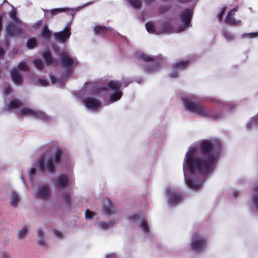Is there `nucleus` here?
Wrapping results in <instances>:
<instances>
[{
	"label": "nucleus",
	"mask_w": 258,
	"mask_h": 258,
	"mask_svg": "<svg viewBox=\"0 0 258 258\" xmlns=\"http://www.w3.org/2000/svg\"><path fill=\"white\" fill-rule=\"evenodd\" d=\"M12 90V88L10 86H8L4 88V93L6 95H8L11 92Z\"/></svg>",
	"instance_id": "46"
},
{
	"label": "nucleus",
	"mask_w": 258,
	"mask_h": 258,
	"mask_svg": "<svg viewBox=\"0 0 258 258\" xmlns=\"http://www.w3.org/2000/svg\"><path fill=\"white\" fill-rule=\"evenodd\" d=\"M192 16V12L189 9H185L181 12L179 18L182 23V25L178 28V32L183 31L187 27L191 26V21Z\"/></svg>",
	"instance_id": "6"
},
{
	"label": "nucleus",
	"mask_w": 258,
	"mask_h": 258,
	"mask_svg": "<svg viewBox=\"0 0 258 258\" xmlns=\"http://www.w3.org/2000/svg\"><path fill=\"white\" fill-rule=\"evenodd\" d=\"M112 29L109 27H106L101 25L96 26L94 29V33L96 34H104L108 31H111Z\"/></svg>",
	"instance_id": "22"
},
{
	"label": "nucleus",
	"mask_w": 258,
	"mask_h": 258,
	"mask_svg": "<svg viewBox=\"0 0 258 258\" xmlns=\"http://www.w3.org/2000/svg\"><path fill=\"white\" fill-rule=\"evenodd\" d=\"M94 213L89 209H87L85 212V217L87 219H91L94 215Z\"/></svg>",
	"instance_id": "42"
},
{
	"label": "nucleus",
	"mask_w": 258,
	"mask_h": 258,
	"mask_svg": "<svg viewBox=\"0 0 258 258\" xmlns=\"http://www.w3.org/2000/svg\"><path fill=\"white\" fill-rule=\"evenodd\" d=\"M37 42L35 38H32L28 40L26 45L29 49H33L36 45Z\"/></svg>",
	"instance_id": "32"
},
{
	"label": "nucleus",
	"mask_w": 258,
	"mask_h": 258,
	"mask_svg": "<svg viewBox=\"0 0 258 258\" xmlns=\"http://www.w3.org/2000/svg\"><path fill=\"white\" fill-rule=\"evenodd\" d=\"M37 233L39 237H43V231L42 230L41 228H39L37 230Z\"/></svg>",
	"instance_id": "51"
},
{
	"label": "nucleus",
	"mask_w": 258,
	"mask_h": 258,
	"mask_svg": "<svg viewBox=\"0 0 258 258\" xmlns=\"http://www.w3.org/2000/svg\"><path fill=\"white\" fill-rule=\"evenodd\" d=\"M19 69L24 71H28L29 70V68L28 66L26 65V63L23 61L20 62L18 66Z\"/></svg>",
	"instance_id": "38"
},
{
	"label": "nucleus",
	"mask_w": 258,
	"mask_h": 258,
	"mask_svg": "<svg viewBox=\"0 0 258 258\" xmlns=\"http://www.w3.org/2000/svg\"><path fill=\"white\" fill-rule=\"evenodd\" d=\"M54 185L58 188H64L68 186L69 177L67 174H61L54 181Z\"/></svg>",
	"instance_id": "14"
},
{
	"label": "nucleus",
	"mask_w": 258,
	"mask_h": 258,
	"mask_svg": "<svg viewBox=\"0 0 258 258\" xmlns=\"http://www.w3.org/2000/svg\"><path fill=\"white\" fill-rule=\"evenodd\" d=\"M50 80L52 83L53 84H55L57 82V79L53 75H51L50 76Z\"/></svg>",
	"instance_id": "52"
},
{
	"label": "nucleus",
	"mask_w": 258,
	"mask_h": 258,
	"mask_svg": "<svg viewBox=\"0 0 258 258\" xmlns=\"http://www.w3.org/2000/svg\"><path fill=\"white\" fill-rule=\"evenodd\" d=\"M39 239L38 240V244L40 245L44 246L45 245V242L43 238V237H39Z\"/></svg>",
	"instance_id": "50"
},
{
	"label": "nucleus",
	"mask_w": 258,
	"mask_h": 258,
	"mask_svg": "<svg viewBox=\"0 0 258 258\" xmlns=\"http://www.w3.org/2000/svg\"><path fill=\"white\" fill-rule=\"evenodd\" d=\"M226 8H227L226 7H223L222 8L221 12L218 14V19H219V21H221L222 20L223 16L225 12Z\"/></svg>",
	"instance_id": "41"
},
{
	"label": "nucleus",
	"mask_w": 258,
	"mask_h": 258,
	"mask_svg": "<svg viewBox=\"0 0 258 258\" xmlns=\"http://www.w3.org/2000/svg\"><path fill=\"white\" fill-rule=\"evenodd\" d=\"M185 181L187 185L193 189H198L201 187V184L196 183L192 179L190 178H185Z\"/></svg>",
	"instance_id": "24"
},
{
	"label": "nucleus",
	"mask_w": 258,
	"mask_h": 258,
	"mask_svg": "<svg viewBox=\"0 0 258 258\" xmlns=\"http://www.w3.org/2000/svg\"><path fill=\"white\" fill-rule=\"evenodd\" d=\"M6 31L10 36L19 35L22 32V28L16 26L12 22H10L7 24Z\"/></svg>",
	"instance_id": "13"
},
{
	"label": "nucleus",
	"mask_w": 258,
	"mask_h": 258,
	"mask_svg": "<svg viewBox=\"0 0 258 258\" xmlns=\"http://www.w3.org/2000/svg\"><path fill=\"white\" fill-rule=\"evenodd\" d=\"M189 64V60H179L174 64L172 67V72L170 77L173 78H177L179 71L186 69Z\"/></svg>",
	"instance_id": "10"
},
{
	"label": "nucleus",
	"mask_w": 258,
	"mask_h": 258,
	"mask_svg": "<svg viewBox=\"0 0 258 258\" xmlns=\"http://www.w3.org/2000/svg\"><path fill=\"white\" fill-rule=\"evenodd\" d=\"M215 144V142L212 140H203L201 141L199 150L202 158L196 156V149L190 148L186 153L183 168L186 165L191 175L196 173L206 174L211 172L217 157Z\"/></svg>",
	"instance_id": "1"
},
{
	"label": "nucleus",
	"mask_w": 258,
	"mask_h": 258,
	"mask_svg": "<svg viewBox=\"0 0 258 258\" xmlns=\"http://www.w3.org/2000/svg\"><path fill=\"white\" fill-rule=\"evenodd\" d=\"M225 21L227 24L229 25H236L237 24V22L235 20V19L234 17V16H230V14L227 15Z\"/></svg>",
	"instance_id": "30"
},
{
	"label": "nucleus",
	"mask_w": 258,
	"mask_h": 258,
	"mask_svg": "<svg viewBox=\"0 0 258 258\" xmlns=\"http://www.w3.org/2000/svg\"><path fill=\"white\" fill-rule=\"evenodd\" d=\"M101 227L104 229H107L110 225V223L102 222L101 224Z\"/></svg>",
	"instance_id": "48"
},
{
	"label": "nucleus",
	"mask_w": 258,
	"mask_h": 258,
	"mask_svg": "<svg viewBox=\"0 0 258 258\" xmlns=\"http://www.w3.org/2000/svg\"><path fill=\"white\" fill-rule=\"evenodd\" d=\"M84 105L89 109H96L100 105V102L93 97H86L83 100Z\"/></svg>",
	"instance_id": "12"
},
{
	"label": "nucleus",
	"mask_w": 258,
	"mask_h": 258,
	"mask_svg": "<svg viewBox=\"0 0 258 258\" xmlns=\"http://www.w3.org/2000/svg\"><path fill=\"white\" fill-rule=\"evenodd\" d=\"M168 197V203L171 205H175L180 203L182 201L181 195L177 192H171L170 188L166 190Z\"/></svg>",
	"instance_id": "11"
},
{
	"label": "nucleus",
	"mask_w": 258,
	"mask_h": 258,
	"mask_svg": "<svg viewBox=\"0 0 258 258\" xmlns=\"http://www.w3.org/2000/svg\"><path fill=\"white\" fill-rule=\"evenodd\" d=\"M21 114L22 115H30L40 119L43 121H48L50 118L44 112L40 111H35L31 108L23 107L21 110Z\"/></svg>",
	"instance_id": "8"
},
{
	"label": "nucleus",
	"mask_w": 258,
	"mask_h": 258,
	"mask_svg": "<svg viewBox=\"0 0 258 258\" xmlns=\"http://www.w3.org/2000/svg\"><path fill=\"white\" fill-rule=\"evenodd\" d=\"M33 63L37 69L41 70L43 69L44 64L42 61L41 59H36L34 60Z\"/></svg>",
	"instance_id": "34"
},
{
	"label": "nucleus",
	"mask_w": 258,
	"mask_h": 258,
	"mask_svg": "<svg viewBox=\"0 0 258 258\" xmlns=\"http://www.w3.org/2000/svg\"><path fill=\"white\" fill-rule=\"evenodd\" d=\"M252 121H253V123L258 124V113H257V115H256V116L253 119Z\"/></svg>",
	"instance_id": "57"
},
{
	"label": "nucleus",
	"mask_w": 258,
	"mask_h": 258,
	"mask_svg": "<svg viewBox=\"0 0 258 258\" xmlns=\"http://www.w3.org/2000/svg\"><path fill=\"white\" fill-rule=\"evenodd\" d=\"M37 166L40 171L45 172L47 170L50 173H53L55 171V166L52 157H50L45 164V155H42L39 159Z\"/></svg>",
	"instance_id": "7"
},
{
	"label": "nucleus",
	"mask_w": 258,
	"mask_h": 258,
	"mask_svg": "<svg viewBox=\"0 0 258 258\" xmlns=\"http://www.w3.org/2000/svg\"><path fill=\"white\" fill-rule=\"evenodd\" d=\"M63 198L66 204L71 206V197L70 195L69 192L67 191L64 192L62 195Z\"/></svg>",
	"instance_id": "36"
},
{
	"label": "nucleus",
	"mask_w": 258,
	"mask_h": 258,
	"mask_svg": "<svg viewBox=\"0 0 258 258\" xmlns=\"http://www.w3.org/2000/svg\"><path fill=\"white\" fill-rule=\"evenodd\" d=\"M65 11V9L62 8H58V9H54L50 11V13L51 15L54 16L58 13L63 12Z\"/></svg>",
	"instance_id": "39"
},
{
	"label": "nucleus",
	"mask_w": 258,
	"mask_h": 258,
	"mask_svg": "<svg viewBox=\"0 0 258 258\" xmlns=\"http://www.w3.org/2000/svg\"><path fill=\"white\" fill-rule=\"evenodd\" d=\"M207 240L197 232L193 233L190 247L196 252L203 250L206 245Z\"/></svg>",
	"instance_id": "4"
},
{
	"label": "nucleus",
	"mask_w": 258,
	"mask_h": 258,
	"mask_svg": "<svg viewBox=\"0 0 258 258\" xmlns=\"http://www.w3.org/2000/svg\"><path fill=\"white\" fill-rule=\"evenodd\" d=\"M129 2L133 7L136 9H140L142 5L141 0H129Z\"/></svg>",
	"instance_id": "33"
},
{
	"label": "nucleus",
	"mask_w": 258,
	"mask_h": 258,
	"mask_svg": "<svg viewBox=\"0 0 258 258\" xmlns=\"http://www.w3.org/2000/svg\"><path fill=\"white\" fill-rule=\"evenodd\" d=\"M252 203L258 211V181L254 185L253 194L252 195Z\"/></svg>",
	"instance_id": "21"
},
{
	"label": "nucleus",
	"mask_w": 258,
	"mask_h": 258,
	"mask_svg": "<svg viewBox=\"0 0 258 258\" xmlns=\"http://www.w3.org/2000/svg\"><path fill=\"white\" fill-rule=\"evenodd\" d=\"M122 95L121 91L115 92L114 93L110 94V100L112 102H115L120 99Z\"/></svg>",
	"instance_id": "26"
},
{
	"label": "nucleus",
	"mask_w": 258,
	"mask_h": 258,
	"mask_svg": "<svg viewBox=\"0 0 258 258\" xmlns=\"http://www.w3.org/2000/svg\"><path fill=\"white\" fill-rule=\"evenodd\" d=\"M137 57L145 62H154L152 64H146L144 70L148 73H153L160 70L161 67L160 61H156L155 57H152L145 53H140Z\"/></svg>",
	"instance_id": "3"
},
{
	"label": "nucleus",
	"mask_w": 258,
	"mask_h": 258,
	"mask_svg": "<svg viewBox=\"0 0 258 258\" xmlns=\"http://www.w3.org/2000/svg\"><path fill=\"white\" fill-rule=\"evenodd\" d=\"M10 17L15 21H17V14L15 10L11 11L10 13Z\"/></svg>",
	"instance_id": "43"
},
{
	"label": "nucleus",
	"mask_w": 258,
	"mask_h": 258,
	"mask_svg": "<svg viewBox=\"0 0 258 258\" xmlns=\"http://www.w3.org/2000/svg\"><path fill=\"white\" fill-rule=\"evenodd\" d=\"M146 28L147 30V31L150 33L152 34H157L156 33L155 29V25L154 23L152 22H147L146 23Z\"/></svg>",
	"instance_id": "28"
},
{
	"label": "nucleus",
	"mask_w": 258,
	"mask_h": 258,
	"mask_svg": "<svg viewBox=\"0 0 258 258\" xmlns=\"http://www.w3.org/2000/svg\"><path fill=\"white\" fill-rule=\"evenodd\" d=\"M36 170L35 168H32L30 170V175L31 176L34 175L36 173Z\"/></svg>",
	"instance_id": "55"
},
{
	"label": "nucleus",
	"mask_w": 258,
	"mask_h": 258,
	"mask_svg": "<svg viewBox=\"0 0 258 258\" xmlns=\"http://www.w3.org/2000/svg\"><path fill=\"white\" fill-rule=\"evenodd\" d=\"M5 55V51L2 47H0V59H3Z\"/></svg>",
	"instance_id": "47"
},
{
	"label": "nucleus",
	"mask_w": 258,
	"mask_h": 258,
	"mask_svg": "<svg viewBox=\"0 0 258 258\" xmlns=\"http://www.w3.org/2000/svg\"><path fill=\"white\" fill-rule=\"evenodd\" d=\"M147 4H150L153 2L155 0H144Z\"/></svg>",
	"instance_id": "60"
},
{
	"label": "nucleus",
	"mask_w": 258,
	"mask_h": 258,
	"mask_svg": "<svg viewBox=\"0 0 258 258\" xmlns=\"http://www.w3.org/2000/svg\"><path fill=\"white\" fill-rule=\"evenodd\" d=\"M59 57L61 66L66 68L69 72H71L73 68L76 67L78 64V61L72 58L67 51H62L60 52Z\"/></svg>",
	"instance_id": "5"
},
{
	"label": "nucleus",
	"mask_w": 258,
	"mask_h": 258,
	"mask_svg": "<svg viewBox=\"0 0 258 258\" xmlns=\"http://www.w3.org/2000/svg\"><path fill=\"white\" fill-rule=\"evenodd\" d=\"M28 232V229L26 226L20 229L18 233V236L19 238L22 239L27 234Z\"/></svg>",
	"instance_id": "35"
},
{
	"label": "nucleus",
	"mask_w": 258,
	"mask_h": 258,
	"mask_svg": "<svg viewBox=\"0 0 258 258\" xmlns=\"http://www.w3.org/2000/svg\"><path fill=\"white\" fill-rule=\"evenodd\" d=\"M141 226L145 232H149V227L147 221L144 220L141 223Z\"/></svg>",
	"instance_id": "40"
},
{
	"label": "nucleus",
	"mask_w": 258,
	"mask_h": 258,
	"mask_svg": "<svg viewBox=\"0 0 258 258\" xmlns=\"http://www.w3.org/2000/svg\"><path fill=\"white\" fill-rule=\"evenodd\" d=\"M51 32L48 29L46 25L44 26L43 29L41 31V36L43 39L46 40H49L51 36Z\"/></svg>",
	"instance_id": "23"
},
{
	"label": "nucleus",
	"mask_w": 258,
	"mask_h": 258,
	"mask_svg": "<svg viewBox=\"0 0 258 258\" xmlns=\"http://www.w3.org/2000/svg\"><path fill=\"white\" fill-rule=\"evenodd\" d=\"M175 32L170 20H167L162 24L160 33L169 34Z\"/></svg>",
	"instance_id": "16"
},
{
	"label": "nucleus",
	"mask_w": 258,
	"mask_h": 258,
	"mask_svg": "<svg viewBox=\"0 0 258 258\" xmlns=\"http://www.w3.org/2000/svg\"><path fill=\"white\" fill-rule=\"evenodd\" d=\"M115 208L110 200L106 199L104 203L102 211L107 215H110L115 212Z\"/></svg>",
	"instance_id": "17"
},
{
	"label": "nucleus",
	"mask_w": 258,
	"mask_h": 258,
	"mask_svg": "<svg viewBox=\"0 0 258 258\" xmlns=\"http://www.w3.org/2000/svg\"><path fill=\"white\" fill-rule=\"evenodd\" d=\"M257 37H258V32H257Z\"/></svg>",
	"instance_id": "63"
},
{
	"label": "nucleus",
	"mask_w": 258,
	"mask_h": 258,
	"mask_svg": "<svg viewBox=\"0 0 258 258\" xmlns=\"http://www.w3.org/2000/svg\"><path fill=\"white\" fill-rule=\"evenodd\" d=\"M11 76L12 81L16 85H21L23 82L22 77L16 69L11 70Z\"/></svg>",
	"instance_id": "18"
},
{
	"label": "nucleus",
	"mask_w": 258,
	"mask_h": 258,
	"mask_svg": "<svg viewBox=\"0 0 258 258\" xmlns=\"http://www.w3.org/2000/svg\"><path fill=\"white\" fill-rule=\"evenodd\" d=\"M3 17L0 16V32H1L3 28Z\"/></svg>",
	"instance_id": "56"
},
{
	"label": "nucleus",
	"mask_w": 258,
	"mask_h": 258,
	"mask_svg": "<svg viewBox=\"0 0 258 258\" xmlns=\"http://www.w3.org/2000/svg\"><path fill=\"white\" fill-rule=\"evenodd\" d=\"M5 45L7 46H9L10 45L9 40H6L5 41Z\"/></svg>",
	"instance_id": "59"
},
{
	"label": "nucleus",
	"mask_w": 258,
	"mask_h": 258,
	"mask_svg": "<svg viewBox=\"0 0 258 258\" xmlns=\"http://www.w3.org/2000/svg\"><path fill=\"white\" fill-rule=\"evenodd\" d=\"M62 155V151L59 148H57L54 153V160L56 164H58L60 163Z\"/></svg>",
	"instance_id": "25"
},
{
	"label": "nucleus",
	"mask_w": 258,
	"mask_h": 258,
	"mask_svg": "<svg viewBox=\"0 0 258 258\" xmlns=\"http://www.w3.org/2000/svg\"><path fill=\"white\" fill-rule=\"evenodd\" d=\"M121 83L118 81L111 80L108 83L109 88L115 92L121 91Z\"/></svg>",
	"instance_id": "19"
},
{
	"label": "nucleus",
	"mask_w": 258,
	"mask_h": 258,
	"mask_svg": "<svg viewBox=\"0 0 258 258\" xmlns=\"http://www.w3.org/2000/svg\"><path fill=\"white\" fill-rule=\"evenodd\" d=\"M50 195L49 186L47 185H44L40 187L36 192V197L42 200H45L48 198Z\"/></svg>",
	"instance_id": "15"
},
{
	"label": "nucleus",
	"mask_w": 258,
	"mask_h": 258,
	"mask_svg": "<svg viewBox=\"0 0 258 258\" xmlns=\"http://www.w3.org/2000/svg\"><path fill=\"white\" fill-rule=\"evenodd\" d=\"M42 56L47 64H53L55 62V59L51 56L49 50H46L43 52Z\"/></svg>",
	"instance_id": "20"
},
{
	"label": "nucleus",
	"mask_w": 258,
	"mask_h": 258,
	"mask_svg": "<svg viewBox=\"0 0 258 258\" xmlns=\"http://www.w3.org/2000/svg\"><path fill=\"white\" fill-rule=\"evenodd\" d=\"M171 9L170 5H164L161 6L159 8V13L160 14H164L168 11Z\"/></svg>",
	"instance_id": "37"
},
{
	"label": "nucleus",
	"mask_w": 258,
	"mask_h": 258,
	"mask_svg": "<svg viewBox=\"0 0 258 258\" xmlns=\"http://www.w3.org/2000/svg\"><path fill=\"white\" fill-rule=\"evenodd\" d=\"M238 10V7L237 8H234L233 9L230 10V11H229L227 15H229L230 16H234L235 14V13Z\"/></svg>",
	"instance_id": "45"
},
{
	"label": "nucleus",
	"mask_w": 258,
	"mask_h": 258,
	"mask_svg": "<svg viewBox=\"0 0 258 258\" xmlns=\"http://www.w3.org/2000/svg\"><path fill=\"white\" fill-rule=\"evenodd\" d=\"M222 34L226 40L228 41H232L234 39V35L226 29L223 30Z\"/></svg>",
	"instance_id": "29"
},
{
	"label": "nucleus",
	"mask_w": 258,
	"mask_h": 258,
	"mask_svg": "<svg viewBox=\"0 0 258 258\" xmlns=\"http://www.w3.org/2000/svg\"><path fill=\"white\" fill-rule=\"evenodd\" d=\"M2 258H10V257L7 253L4 252L2 253Z\"/></svg>",
	"instance_id": "58"
},
{
	"label": "nucleus",
	"mask_w": 258,
	"mask_h": 258,
	"mask_svg": "<svg viewBox=\"0 0 258 258\" xmlns=\"http://www.w3.org/2000/svg\"><path fill=\"white\" fill-rule=\"evenodd\" d=\"M183 103L186 109L188 110L195 112L202 117H210L213 119H217L222 117V113H218L213 115L210 110L205 106H201L198 103H194L188 98H184L183 100Z\"/></svg>",
	"instance_id": "2"
},
{
	"label": "nucleus",
	"mask_w": 258,
	"mask_h": 258,
	"mask_svg": "<svg viewBox=\"0 0 258 258\" xmlns=\"http://www.w3.org/2000/svg\"><path fill=\"white\" fill-rule=\"evenodd\" d=\"M12 197L11 201V205L16 207L20 200L19 196L16 192L14 191H12Z\"/></svg>",
	"instance_id": "27"
},
{
	"label": "nucleus",
	"mask_w": 258,
	"mask_h": 258,
	"mask_svg": "<svg viewBox=\"0 0 258 258\" xmlns=\"http://www.w3.org/2000/svg\"><path fill=\"white\" fill-rule=\"evenodd\" d=\"M238 195V191H234L233 192V196L235 198H236Z\"/></svg>",
	"instance_id": "61"
},
{
	"label": "nucleus",
	"mask_w": 258,
	"mask_h": 258,
	"mask_svg": "<svg viewBox=\"0 0 258 258\" xmlns=\"http://www.w3.org/2000/svg\"><path fill=\"white\" fill-rule=\"evenodd\" d=\"M250 38H254L257 37V32L254 33H250L247 34Z\"/></svg>",
	"instance_id": "54"
},
{
	"label": "nucleus",
	"mask_w": 258,
	"mask_h": 258,
	"mask_svg": "<svg viewBox=\"0 0 258 258\" xmlns=\"http://www.w3.org/2000/svg\"><path fill=\"white\" fill-rule=\"evenodd\" d=\"M21 105V103L18 101L13 99L10 101V103L7 105L8 109H15L18 108Z\"/></svg>",
	"instance_id": "31"
},
{
	"label": "nucleus",
	"mask_w": 258,
	"mask_h": 258,
	"mask_svg": "<svg viewBox=\"0 0 258 258\" xmlns=\"http://www.w3.org/2000/svg\"><path fill=\"white\" fill-rule=\"evenodd\" d=\"M38 81L40 85L42 86H47L48 85V82L45 79H39Z\"/></svg>",
	"instance_id": "44"
},
{
	"label": "nucleus",
	"mask_w": 258,
	"mask_h": 258,
	"mask_svg": "<svg viewBox=\"0 0 258 258\" xmlns=\"http://www.w3.org/2000/svg\"><path fill=\"white\" fill-rule=\"evenodd\" d=\"M139 217L138 214H134L130 217L129 219L131 220H136L139 218Z\"/></svg>",
	"instance_id": "53"
},
{
	"label": "nucleus",
	"mask_w": 258,
	"mask_h": 258,
	"mask_svg": "<svg viewBox=\"0 0 258 258\" xmlns=\"http://www.w3.org/2000/svg\"><path fill=\"white\" fill-rule=\"evenodd\" d=\"M53 49H54V50H55V51H57V50H58V47H57V46H54V47H53Z\"/></svg>",
	"instance_id": "62"
},
{
	"label": "nucleus",
	"mask_w": 258,
	"mask_h": 258,
	"mask_svg": "<svg viewBox=\"0 0 258 258\" xmlns=\"http://www.w3.org/2000/svg\"><path fill=\"white\" fill-rule=\"evenodd\" d=\"M71 26L70 25H68L63 31L54 33L53 36L55 41L61 43H64L71 35Z\"/></svg>",
	"instance_id": "9"
},
{
	"label": "nucleus",
	"mask_w": 258,
	"mask_h": 258,
	"mask_svg": "<svg viewBox=\"0 0 258 258\" xmlns=\"http://www.w3.org/2000/svg\"><path fill=\"white\" fill-rule=\"evenodd\" d=\"M54 235L58 238H61L62 237V233L59 231L54 230Z\"/></svg>",
	"instance_id": "49"
}]
</instances>
